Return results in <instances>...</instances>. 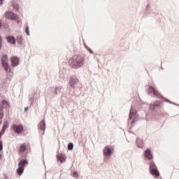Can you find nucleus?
I'll return each mask as SVG.
<instances>
[{
	"mask_svg": "<svg viewBox=\"0 0 179 179\" xmlns=\"http://www.w3.org/2000/svg\"><path fill=\"white\" fill-rule=\"evenodd\" d=\"M69 65L73 69L82 68L85 65V56L83 55H74L69 60Z\"/></svg>",
	"mask_w": 179,
	"mask_h": 179,
	"instance_id": "1",
	"label": "nucleus"
},
{
	"mask_svg": "<svg viewBox=\"0 0 179 179\" xmlns=\"http://www.w3.org/2000/svg\"><path fill=\"white\" fill-rule=\"evenodd\" d=\"M24 127L22 124H13V131L15 132V134H22L23 131Z\"/></svg>",
	"mask_w": 179,
	"mask_h": 179,
	"instance_id": "6",
	"label": "nucleus"
},
{
	"mask_svg": "<svg viewBox=\"0 0 179 179\" xmlns=\"http://www.w3.org/2000/svg\"><path fill=\"white\" fill-rule=\"evenodd\" d=\"M148 94H153L152 97H160V94H159V92L155 89V87L148 85Z\"/></svg>",
	"mask_w": 179,
	"mask_h": 179,
	"instance_id": "5",
	"label": "nucleus"
},
{
	"mask_svg": "<svg viewBox=\"0 0 179 179\" xmlns=\"http://www.w3.org/2000/svg\"><path fill=\"white\" fill-rule=\"evenodd\" d=\"M7 41L10 43V44H16V38L13 36H7Z\"/></svg>",
	"mask_w": 179,
	"mask_h": 179,
	"instance_id": "11",
	"label": "nucleus"
},
{
	"mask_svg": "<svg viewBox=\"0 0 179 179\" xmlns=\"http://www.w3.org/2000/svg\"><path fill=\"white\" fill-rule=\"evenodd\" d=\"M136 114V113L135 112V110H134L133 108L130 109V113L129 115V120H132V118L135 117V115Z\"/></svg>",
	"mask_w": 179,
	"mask_h": 179,
	"instance_id": "16",
	"label": "nucleus"
},
{
	"mask_svg": "<svg viewBox=\"0 0 179 179\" xmlns=\"http://www.w3.org/2000/svg\"><path fill=\"white\" fill-rule=\"evenodd\" d=\"M3 134H5V129H1L0 132V139L2 137V135H3Z\"/></svg>",
	"mask_w": 179,
	"mask_h": 179,
	"instance_id": "30",
	"label": "nucleus"
},
{
	"mask_svg": "<svg viewBox=\"0 0 179 179\" xmlns=\"http://www.w3.org/2000/svg\"><path fill=\"white\" fill-rule=\"evenodd\" d=\"M69 86L73 89H78V87H80V82L75 78H71L69 80Z\"/></svg>",
	"mask_w": 179,
	"mask_h": 179,
	"instance_id": "4",
	"label": "nucleus"
},
{
	"mask_svg": "<svg viewBox=\"0 0 179 179\" xmlns=\"http://www.w3.org/2000/svg\"><path fill=\"white\" fill-rule=\"evenodd\" d=\"M1 27H2V21L1 20H0V29H1Z\"/></svg>",
	"mask_w": 179,
	"mask_h": 179,
	"instance_id": "34",
	"label": "nucleus"
},
{
	"mask_svg": "<svg viewBox=\"0 0 179 179\" xmlns=\"http://www.w3.org/2000/svg\"><path fill=\"white\" fill-rule=\"evenodd\" d=\"M145 156L148 159V160H150L153 158V155H152V151H150L149 149H147L145 152Z\"/></svg>",
	"mask_w": 179,
	"mask_h": 179,
	"instance_id": "12",
	"label": "nucleus"
},
{
	"mask_svg": "<svg viewBox=\"0 0 179 179\" xmlns=\"http://www.w3.org/2000/svg\"><path fill=\"white\" fill-rule=\"evenodd\" d=\"M57 159L59 162H61V163H64L65 160H66V158L62 154L57 155Z\"/></svg>",
	"mask_w": 179,
	"mask_h": 179,
	"instance_id": "15",
	"label": "nucleus"
},
{
	"mask_svg": "<svg viewBox=\"0 0 179 179\" xmlns=\"http://www.w3.org/2000/svg\"><path fill=\"white\" fill-rule=\"evenodd\" d=\"M17 43H19L20 44H22V42L23 41V39L22 38L21 36H18L17 37Z\"/></svg>",
	"mask_w": 179,
	"mask_h": 179,
	"instance_id": "24",
	"label": "nucleus"
},
{
	"mask_svg": "<svg viewBox=\"0 0 179 179\" xmlns=\"http://www.w3.org/2000/svg\"><path fill=\"white\" fill-rule=\"evenodd\" d=\"M85 45V48L86 50H87V51H89V52H90V54H93V50H92V49H90V48H89L87 45Z\"/></svg>",
	"mask_w": 179,
	"mask_h": 179,
	"instance_id": "28",
	"label": "nucleus"
},
{
	"mask_svg": "<svg viewBox=\"0 0 179 179\" xmlns=\"http://www.w3.org/2000/svg\"><path fill=\"white\" fill-rule=\"evenodd\" d=\"M137 146L140 149H142L143 148V141L141 138H137Z\"/></svg>",
	"mask_w": 179,
	"mask_h": 179,
	"instance_id": "19",
	"label": "nucleus"
},
{
	"mask_svg": "<svg viewBox=\"0 0 179 179\" xmlns=\"http://www.w3.org/2000/svg\"><path fill=\"white\" fill-rule=\"evenodd\" d=\"M3 149V145H2V141H0V150H2Z\"/></svg>",
	"mask_w": 179,
	"mask_h": 179,
	"instance_id": "32",
	"label": "nucleus"
},
{
	"mask_svg": "<svg viewBox=\"0 0 179 179\" xmlns=\"http://www.w3.org/2000/svg\"><path fill=\"white\" fill-rule=\"evenodd\" d=\"M8 62V55H4L1 57V65L3 68H4V71H6V72H12V69L9 66V64Z\"/></svg>",
	"mask_w": 179,
	"mask_h": 179,
	"instance_id": "3",
	"label": "nucleus"
},
{
	"mask_svg": "<svg viewBox=\"0 0 179 179\" xmlns=\"http://www.w3.org/2000/svg\"><path fill=\"white\" fill-rule=\"evenodd\" d=\"M11 7H13V10H15L16 12H19V4H17V3H11Z\"/></svg>",
	"mask_w": 179,
	"mask_h": 179,
	"instance_id": "18",
	"label": "nucleus"
},
{
	"mask_svg": "<svg viewBox=\"0 0 179 179\" xmlns=\"http://www.w3.org/2000/svg\"><path fill=\"white\" fill-rule=\"evenodd\" d=\"M25 31L27 36H30V31H29V27H26Z\"/></svg>",
	"mask_w": 179,
	"mask_h": 179,
	"instance_id": "29",
	"label": "nucleus"
},
{
	"mask_svg": "<svg viewBox=\"0 0 179 179\" xmlns=\"http://www.w3.org/2000/svg\"><path fill=\"white\" fill-rule=\"evenodd\" d=\"M8 9H10V8H8Z\"/></svg>",
	"mask_w": 179,
	"mask_h": 179,
	"instance_id": "38",
	"label": "nucleus"
},
{
	"mask_svg": "<svg viewBox=\"0 0 179 179\" xmlns=\"http://www.w3.org/2000/svg\"><path fill=\"white\" fill-rule=\"evenodd\" d=\"M131 122H132V124H135V120H133V121Z\"/></svg>",
	"mask_w": 179,
	"mask_h": 179,
	"instance_id": "36",
	"label": "nucleus"
},
{
	"mask_svg": "<svg viewBox=\"0 0 179 179\" xmlns=\"http://www.w3.org/2000/svg\"><path fill=\"white\" fill-rule=\"evenodd\" d=\"M155 107H160V101H156L155 102L150 105V108L151 110H155Z\"/></svg>",
	"mask_w": 179,
	"mask_h": 179,
	"instance_id": "13",
	"label": "nucleus"
},
{
	"mask_svg": "<svg viewBox=\"0 0 179 179\" xmlns=\"http://www.w3.org/2000/svg\"><path fill=\"white\" fill-rule=\"evenodd\" d=\"M2 48V36L0 35V50Z\"/></svg>",
	"mask_w": 179,
	"mask_h": 179,
	"instance_id": "31",
	"label": "nucleus"
},
{
	"mask_svg": "<svg viewBox=\"0 0 179 179\" xmlns=\"http://www.w3.org/2000/svg\"><path fill=\"white\" fill-rule=\"evenodd\" d=\"M29 148V144H26L25 143H22L19 147V152L20 153H24L27 148Z\"/></svg>",
	"mask_w": 179,
	"mask_h": 179,
	"instance_id": "8",
	"label": "nucleus"
},
{
	"mask_svg": "<svg viewBox=\"0 0 179 179\" xmlns=\"http://www.w3.org/2000/svg\"><path fill=\"white\" fill-rule=\"evenodd\" d=\"M28 162L27 159H22L21 160L18 166L19 167H22V169H24V166H26V164H28Z\"/></svg>",
	"mask_w": 179,
	"mask_h": 179,
	"instance_id": "14",
	"label": "nucleus"
},
{
	"mask_svg": "<svg viewBox=\"0 0 179 179\" xmlns=\"http://www.w3.org/2000/svg\"><path fill=\"white\" fill-rule=\"evenodd\" d=\"M1 157H2V155L0 154V159H1Z\"/></svg>",
	"mask_w": 179,
	"mask_h": 179,
	"instance_id": "37",
	"label": "nucleus"
},
{
	"mask_svg": "<svg viewBox=\"0 0 179 179\" xmlns=\"http://www.w3.org/2000/svg\"><path fill=\"white\" fill-rule=\"evenodd\" d=\"M10 61L13 66H17V65H19V58L16 56L11 57Z\"/></svg>",
	"mask_w": 179,
	"mask_h": 179,
	"instance_id": "7",
	"label": "nucleus"
},
{
	"mask_svg": "<svg viewBox=\"0 0 179 179\" xmlns=\"http://www.w3.org/2000/svg\"><path fill=\"white\" fill-rule=\"evenodd\" d=\"M8 127H9V123H8V122H6V123H4L2 129H4V132H5V129H6V128H8Z\"/></svg>",
	"mask_w": 179,
	"mask_h": 179,
	"instance_id": "26",
	"label": "nucleus"
},
{
	"mask_svg": "<svg viewBox=\"0 0 179 179\" xmlns=\"http://www.w3.org/2000/svg\"><path fill=\"white\" fill-rule=\"evenodd\" d=\"M1 104H2L1 106L3 107L5 110H9L10 108V103H9V101L6 100H3L1 101Z\"/></svg>",
	"mask_w": 179,
	"mask_h": 179,
	"instance_id": "10",
	"label": "nucleus"
},
{
	"mask_svg": "<svg viewBox=\"0 0 179 179\" xmlns=\"http://www.w3.org/2000/svg\"><path fill=\"white\" fill-rule=\"evenodd\" d=\"M38 128L40 131H43L42 134H44V131H45V120H42L39 123Z\"/></svg>",
	"mask_w": 179,
	"mask_h": 179,
	"instance_id": "9",
	"label": "nucleus"
},
{
	"mask_svg": "<svg viewBox=\"0 0 179 179\" xmlns=\"http://www.w3.org/2000/svg\"><path fill=\"white\" fill-rule=\"evenodd\" d=\"M3 0H0V5H2V2Z\"/></svg>",
	"mask_w": 179,
	"mask_h": 179,
	"instance_id": "35",
	"label": "nucleus"
},
{
	"mask_svg": "<svg viewBox=\"0 0 179 179\" xmlns=\"http://www.w3.org/2000/svg\"><path fill=\"white\" fill-rule=\"evenodd\" d=\"M28 110H29V108L28 107H25L24 108V111L26 112V111H28Z\"/></svg>",
	"mask_w": 179,
	"mask_h": 179,
	"instance_id": "33",
	"label": "nucleus"
},
{
	"mask_svg": "<svg viewBox=\"0 0 179 179\" xmlns=\"http://www.w3.org/2000/svg\"><path fill=\"white\" fill-rule=\"evenodd\" d=\"M3 118V106L0 105V120Z\"/></svg>",
	"mask_w": 179,
	"mask_h": 179,
	"instance_id": "22",
	"label": "nucleus"
},
{
	"mask_svg": "<svg viewBox=\"0 0 179 179\" xmlns=\"http://www.w3.org/2000/svg\"><path fill=\"white\" fill-rule=\"evenodd\" d=\"M68 149H69V150H73V143H69Z\"/></svg>",
	"mask_w": 179,
	"mask_h": 179,
	"instance_id": "25",
	"label": "nucleus"
},
{
	"mask_svg": "<svg viewBox=\"0 0 179 179\" xmlns=\"http://www.w3.org/2000/svg\"><path fill=\"white\" fill-rule=\"evenodd\" d=\"M4 15L5 17L9 20H13L14 22H16V23L20 22V18L19 17V15H17V14H15L12 11H6Z\"/></svg>",
	"mask_w": 179,
	"mask_h": 179,
	"instance_id": "2",
	"label": "nucleus"
},
{
	"mask_svg": "<svg viewBox=\"0 0 179 179\" xmlns=\"http://www.w3.org/2000/svg\"><path fill=\"white\" fill-rule=\"evenodd\" d=\"M157 169V166H156V164H155L154 162H150V170H155Z\"/></svg>",
	"mask_w": 179,
	"mask_h": 179,
	"instance_id": "23",
	"label": "nucleus"
},
{
	"mask_svg": "<svg viewBox=\"0 0 179 179\" xmlns=\"http://www.w3.org/2000/svg\"><path fill=\"white\" fill-rule=\"evenodd\" d=\"M112 153V151L110 149V148L108 147H105V149H104V155H106V156H110Z\"/></svg>",
	"mask_w": 179,
	"mask_h": 179,
	"instance_id": "20",
	"label": "nucleus"
},
{
	"mask_svg": "<svg viewBox=\"0 0 179 179\" xmlns=\"http://www.w3.org/2000/svg\"><path fill=\"white\" fill-rule=\"evenodd\" d=\"M24 171V169L22 168V166H19L18 169H17V174H18V176H22Z\"/></svg>",
	"mask_w": 179,
	"mask_h": 179,
	"instance_id": "21",
	"label": "nucleus"
},
{
	"mask_svg": "<svg viewBox=\"0 0 179 179\" xmlns=\"http://www.w3.org/2000/svg\"><path fill=\"white\" fill-rule=\"evenodd\" d=\"M150 173L152 176H155V177L157 178L160 176V173H159L157 169L150 170Z\"/></svg>",
	"mask_w": 179,
	"mask_h": 179,
	"instance_id": "17",
	"label": "nucleus"
},
{
	"mask_svg": "<svg viewBox=\"0 0 179 179\" xmlns=\"http://www.w3.org/2000/svg\"><path fill=\"white\" fill-rule=\"evenodd\" d=\"M73 177H74V178H78V177H79V173H78V171L73 172Z\"/></svg>",
	"mask_w": 179,
	"mask_h": 179,
	"instance_id": "27",
	"label": "nucleus"
}]
</instances>
